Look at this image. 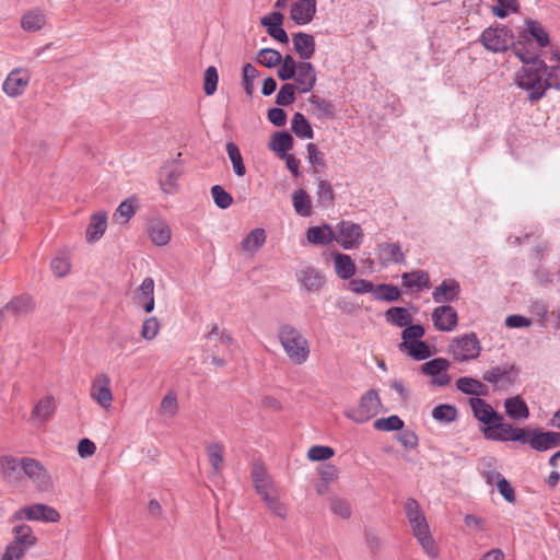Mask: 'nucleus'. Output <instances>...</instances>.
Instances as JSON below:
<instances>
[{
  "label": "nucleus",
  "instance_id": "obj_1",
  "mask_svg": "<svg viewBox=\"0 0 560 560\" xmlns=\"http://www.w3.org/2000/svg\"><path fill=\"white\" fill-rule=\"evenodd\" d=\"M556 63L547 66L545 61H536L529 66H523L515 74V84L528 93V100L536 102L542 98L548 89L560 90V58L555 55L551 61Z\"/></svg>",
  "mask_w": 560,
  "mask_h": 560
},
{
  "label": "nucleus",
  "instance_id": "obj_2",
  "mask_svg": "<svg viewBox=\"0 0 560 560\" xmlns=\"http://www.w3.org/2000/svg\"><path fill=\"white\" fill-rule=\"evenodd\" d=\"M469 405L474 417L485 425L481 432L486 439L508 442L514 428L512 423L505 422L503 416L497 412L490 404L480 397L470 398Z\"/></svg>",
  "mask_w": 560,
  "mask_h": 560
},
{
  "label": "nucleus",
  "instance_id": "obj_3",
  "mask_svg": "<svg viewBox=\"0 0 560 560\" xmlns=\"http://www.w3.org/2000/svg\"><path fill=\"white\" fill-rule=\"evenodd\" d=\"M404 509L412 534L422 550L429 557L436 558L439 555V548L430 534L429 524L418 501L413 498L407 499L404 504Z\"/></svg>",
  "mask_w": 560,
  "mask_h": 560
},
{
  "label": "nucleus",
  "instance_id": "obj_4",
  "mask_svg": "<svg viewBox=\"0 0 560 560\" xmlns=\"http://www.w3.org/2000/svg\"><path fill=\"white\" fill-rule=\"evenodd\" d=\"M278 339L293 364L301 365L308 360L310 342L296 327L290 324L281 325L278 329Z\"/></svg>",
  "mask_w": 560,
  "mask_h": 560
},
{
  "label": "nucleus",
  "instance_id": "obj_5",
  "mask_svg": "<svg viewBox=\"0 0 560 560\" xmlns=\"http://www.w3.org/2000/svg\"><path fill=\"white\" fill-rule=\"evenodd\" d=\"M508 442H518L537 452H545L560 446V432L514 427Z\"/></svg>",
  "mask_w": 560,
  "mask_h": 560
},
{
  "label": "nucleus",
  "instance_id": "obj_6",
  "mask_svg": "<svg viewBox=\"0 0 560 560\" xmlns=\"http://www.w3.org/2000/svg\"><path fill=\"white\" fill-rule=\"evenodd\" d=\"M381 407L382 402L377 392L370 389L362 395L357 407L345 411V416L357 423H364L377 415Z\"/></svg>",
  "mask_w": 560,
  "mask_h": 560
},
{
  "label": "nucleus",
  "instance_id": "obj_7",
  "mask_svg": "<svg viewBox=\"0 0 560 560\" xmlns=\"http://www.w3.org/2000/svg\"><path fill=\"white\" fill-rule=\"evenodd\" d=\"M480 351L481 346L479 339L474 332L455 337L448 346V352L452 354L453 359L458 362L474 360L479 357Z\"/></svg>",
  "mask_w": 560,
  "mask_h": 560
},
{
  "label": "nucleus",
  "instance_id": "obj_8",
  "mask_svg": "<svg viewBox=\"0 0 560 560\" xmlns=\"http://www.w3.org/2000/svg\"><path fill=\"white\" fill-rule=\"evenodd\" d=\"M12 517L14 521L27 520L56 523L60 520V514L49 505L37 503L16 510Z\"/></svg>",
  "mask_w": 560,
  "mask_h": 560
},
{
  "label": "nucleus",
  "instance_id": "obj_9",
  "mask_svg": "<svg viewBox=\"0 0 560 560\" xmlns=\"http://www.w3.org/2000/svg\"><path fill=\"white\" fill-rule=\"evenodd\" d=\"M335 241L345 249L358 248L363 241V231L357 223L341 221L335 232Z\"/></svg>",
  "mask_w": 560,
  "mask_h": 560
},
{
  "label": "nucleus",
  "instance_id": "obj_10",
  "mask_svg": "<svg viewBox=\"0 0 560 560\" xmlns=\"http://www.w3.org/2000/svg\"><path fill=\"white\" fill-rule=\"evenodd\" d=\"M481 43L493 52L505 51L513 44V35L505 27H489L482 32Z\"/></svg>",
  "mask_w": 560,
  "mask_h": 560
},
{
  "label": "nucleus",
  "instance_id": "obj_11",
  "mask_svg": "<svg viewBox=\"0 0 560 560\" xmlns=\"http://www.w3.org/2000/svg\"><path fill=\"white\" fill-rule=\"evenodd\" d=\"M91 398L103 409L109 410L114 400L110 387V378L107 374L96 375L90 387Z\"/></svg>",
  "mask_w": 560,
  "mask_h": 560
},
{
  "label": "nucleus",
  "instance_id": "obj_12",
  "mask_svg": "<svg viewBox=\"0 0 560 560\" xmlns=\"http://www.w3.org/2000/svg\"><path fill=\"white\" fill-rule=\"evenodd\" d=\"M28 477L39 491L51 489V478L46 468L36 459L23 457V477Z\"/></svg>",
  "mask_w": 560,
  "mask_h": 560
},
{
  "label": "nucleus",
  "instance_id": "obj_13",
  "mask_svg": "<svg viewBox=\"0 0 560 560\" xmlns=\"http://www.w3.org/2000/svg\"><path fill=\"white\" fill-rule=\"evenodd\" d=\"M31 81L30 71L25 68H15L7 75L2 83V91L9 97L22 95Z\"/></svg>",
  "mask_w": 560,
  "mask_h": 560
},
{
  "label": "nucleus",
  "instance_id": "obj_14",
  "mask_svg": "<svg viewBox=\"0 0 560 560\" xmlns=\"http://www.w3.org/2000/svg\"><path fill=\"white\" fill-rule=\"evenodd\" d=\"M182 168L175 162L165 163L159 171V185L166 195H174L178 191V180L182 176Z\"/></svg>",
  "mask_w": 560,
  "mask_h": 560
},
{
  "label": "nucleus",
  "instance_id": "obj_15",
  "mask_svg": "<svg viewBox=\"0 0 560 560\" xmlns=\"http://www.w3.org/2000/svg\"><path fill=\"white\" fill-rule=\"evenodd\" d=\"M450 362L444 358L432 359L421 365V372L432 376V384L435 386H446L451 382V376L446 373L450 369Z\"/></svg>",
  "mask_w": 560,
  "mask_h": 560
},
{
  "label": "nucleus",
  "instance_id": "obj_16",
  "mask_svg": "<svg viewBox=\"0 0 560 560\" xmlns=\"http://www.w3.org/2000/svg\"><path fill=\"white\" fill-rule=\"evenodd\" d=\"M298 281L308 293H317L325 285V275L313 266H305L296 273Z\"/></svg>",
  "mask_w": 560,
  "mask_h": 560
},
{
  "label": "nucleus",
  "instance_id": "obj_17",
  "mask_svg": "<svg viewBox=\"0 0 560 560\" xmlns=\"http://www.w3.org/2000/svg\"><path fill=\"white\" fill-rule=\"evenodd\" d=\"M431 317L434 327L439 331H453L458 324L457 312L451 305H441L435 307Z\"/></svg>",
  "mask_w": 560,
  "mask_h": 560
},
{
  "label": "nucleus",
  "instance_id": "obj_18",
  "mask_svg": "<svg viewBox=\"0 0 560 560\" xmlns=\"http://www.w3.org/2000/svg\"><path fill=\"white\" fill-rule=\"evenodd\" d=\"M154 280L151 277H147L133 292L132 300L135 304L143 308L145 313H151L154 310Z\"/></svg>",
  "mask_w": 560,
  "mask_h": 560
},
{
  "label": "nucleus",
  "instance_id": "obj_19",
  "mask_svg": "<svg viewBox=\"0 0 560 560\" xmlns=\"http://www.w3.org/2000/svg\"><path fill=\"white\" fill-rule=\"evenodd\" d=\"M56 408L57 405L54 396L47 395L43 397L35 404L31 413V421L36 427L44 425L52 418Z\"/></svg>",
  "mask_w": 560,
  "mask_h": 560
},
{
  "label": "nucleus",
  "instance_id": "obj_20",
  "mask_svg": "<svg viewBox=\"0 0 560 560\" xmlns=\"http://www.w3.org/2000/svg\"><path fill=\"white\" fill-rule=\"evenodd\" d=\"M283 20L284 15L280 11H273L270 14L262 16L260 19V23L267 28L269 36L282 44H287L289 42V37L287 32L282 28Z\"/></svg>",
  "mask_w": 560,
  "mask_h": 560
},
{
  "label": "nucleus",
  "instance_id": "obj_21",
  "mask_svg": "<svg viewBox=\"0 0 560 560\" xmlns=\"http://www.w3.org/2000/svg\"><path fill=\"white\" fill-rule=\"evenodd\" d=\"M316 13V0H296L290 9V18L298 25L308 24Z\"/></svg>",
  "mask_w": 560,
  "mask_h": 560
},
{
  "label": "nucleus",
  "instance_id": "obj_22",
  "mask_svg": "<svg viewBox=\"0 0 560 560\" xmlns=\"http://www.w3.org/2000/svg\"><path fill=\"white\" fill-rule=\"evenodd\" d=\"M518 371L513 364L493 366L482 375L483 381L497 385L499 383L513 384Z\"/></svg>",
  "mask_w": 560,
  "mask_h": 560
},
{
  "label": "nucleus",
  "instance_id": "obj_23",
  "mask_svg": "<svg viewBox=\"0 0 560 560\" xmlns=\"http://www.w3.org/2000/svg\"><path fill=\"white\" fill-rule=\"evenodd\" d=\"M460 292L459 283L454 279H445L435 287L432 292V299L435 303L444 304L458 300Z\"/></svg>",
  "mask_w": 560,
  "mask_h": 560
},
{
  "label": "nucleus",
  "instance_id": "obj_24",
  "mask_svg": "<svg viewBox=\"0 0 560 560\" xmlns=\"http://www.w3.org/2000/svg\"><path fill=\"white\" fill-rule=\"evenodd\" d=\"M294 80L298 83V91L300 93L310 92L316 84V71L311 62H299V68L295 71Z\"/></svg>",
  "mask_w": 560,
  "mask_h": 560
},
{
  "label": "nucleus",
  "instance_id": "obj_25",
  "mask_svg": "<svg viewBox=\"0 0 560 560\" xmlns=\"http://www.w3.org/2000/svg\"><path fill=\"white\" fill-rule=\"evenodd\" d=\"M376 255L383 266L401 264L405 261V254L398 243H380L376 247Z\"/></svg>",
  "mask_w": 560,
  "mask_h": 560
},
{
  "label": "nucleus",
  "instance_id": "obj_26",
  "mask_svg": "<svg viewBox=\"0 0 560 560\" xmlns=\"http://www.w3.org/2000/svg\"><path fill=\"white\" fill-rule=\"evenodd\" d=\"M1 472L5 481L15 483L23 478V458L5 455L0 458Z\"/></svg>",
  "mask_w": 560,
  "mask_h": 560
},
{
  "label": "nucleus",
  "instance_id": "obj_27",
  "mask_svg": "<svg viewBox=\"0 0 560 560\" xmlns=\"http://www.w3.org/2000/svg\"><path fill=\"white\" fill-rule=\"evenodd\" d=\"M34 301L27 294L19 295L12 299L4 307L0 310V316L12 314L15 316L26 315L34 310Z\"/></svg>",
  "mask_w": 560,
  "mask_h": 560
},
{
  "label": "nucleus",
  "instance_id": "obj_28",
  "mask_svg": "<svg viewBox=\"0 0 560 560\" xmlns=\"http://www.w3.org/2000/svg\"><path fill=\"white\" fill-rule=\"evenodd\" d=\"M292 43L294 50L302 59L308 60L313 57L315 52V39L313 35L298 32L292 36Z\"/></svg>",
  "mask_w": 560,
  "mask_h": 560
},
{
  "label": "nucleus",
  "instance_id": "obj_29",
  "mask_svg": "<svg viewBox=\"0 0 560 560\" xmlns=\"http://www.w3.org/2000/svg\"><path fill=\"white\" fill-rule=\"evenodd\" d=\"M107 228V215L105 212H96L88 224L85 238L89 243L98 241L105 233Z\"/></svg>",
  "mask_w": 560,
  "mask_h": 560
},
{
  "label": "nucleus",
  "instance_id": "obj_30",
  "mask_svg": "<svg viewBox=\"0 0 560 560\" xmlns=\"http://www.w3.org/2000/svg\"><path fill=\"white\" fill-rule=\"evenodd\" d=\"M332 259L335 272L340 279L348 280L355 275L357 266L349 255L335 253Z\"/></svg>",
  "mask_w": 560,
  "mask_h": 560
},
{
  "label": "nucleus",
  "instance_id": "obj_31",
  "mask_svg": "<svg viewBox=\"0 0 560 560\" xmlns=\"http://www.w3.org/2000/svg\"><path fill=\"white\" fill-rule=\"evenodd\" d=\"M504 409L506 415L513 420H526L529 417V408L518 395L505 399Z\"/></svg>",
  "mask_w": 560,
  "mask_h": 560
},
{
  "label": "nucleus",
  "instance_id": "obj_32",
  "mask_svg": "<svg viewBox=\"0 0 560 560\" xmlns=\"http://www.w3.org/2000/svg\"><path fill=\"white\" fill-rule=\"evenodd\" d=\"M306 238L314 245H328L335 241V231L328 224L311 226L306 231Z\"/></svg>",
  "mask_w": 560,
  "mask_h": 560
},
{
  "label": "nucleus",
  "instance_id": "obj_33",
  "mask_svg": "<svg viewBox=\"0 0 560 560\" xmlns=\"http://www.w3.org/2000/svg\"><path fill=\"white\" fill-rule=\"evenodd\" d=\"M399 350L406 352L413 360L421 361L430 358L432 352L427 342L421 340H411V342H400Z\"/></svg>",
  "mask_w": 560,
  "mask_h": 560
},
{
  "label": "nucleus",
  "instance_id": "obj_34",
  "mask_svg": "<svg viewBox=\"0 0 560 560\" xmlns=\"http://www.w3.org/2000/svg\"><path fill=\"white\" fill-rule=\"evenodd\" d=\"M456 387L458 390L466 395H476L477 397L487 396L489 388L479 380L464 376L456 381Z\"/></svg>",
  "mask_w": 560,
  "mask_h": 560
},
{
  "label": "nucleus",
  "instance_id": "obj_35",
  "mask_svg": "<svg viewBox=\"0 0 560 560\" xmlns=\"http://www.w3.org/2000/svg\"><path fill=\"white\" fill-rule=\"evenodd\" d=\"M478 470L490 486H493L502 475L499 471L498 460L494 457L487 456L480 459Z\"/></svg>",
  "mask_w": 560,
  "mask_h": 560
},
{
  "label": "nucleus",
  "instance_id": "obj_36",
  "mask_svg": "<svg viewBox=\"0 0 560 560\" xmlns=\"http://www.w3.org/2000/svg\"><path fill=\"white\" fill-rule=\"evenodd\" d=\"M402 285L407 289H429L430 283V277L428 272L423 270H416L411 272H405L401 276Z\"/></svg>",
  "mask_w": 560,
  "mask_h": 560
},
{
  "label": "nucleus",
  "instance_id": "obj_37",
  "mask_svg": "<svg viewBox=\"0 0 560 560\" xmlns=\"http://www.w3.org/2000/svg\"><path fill=\"white\" fill-rule=\"evenodd\" d=\"M46 24V15L42 10L35 9L24 13L21 18V27L26 32H36Z\"/></svg>",
  "mask_w": 560,
  "mask_h": 560
},
{
  "label": "nucleus",
  "instance_id": "obj_38",
  "mask_svg": "<svg viewBox=\"0 0 560 560\" xmlns=\"http://www.w3.org/2000/svg\"><path fill=\"white\" fill-rule=\"evenodd\" d=\"M205 338L207 340L206 345L210 350L218 347H221L224 350H230L233 342L232 337L220 331L217 324L212 325L211 329L205 335Z\"/></svg>",
  "mask_w": 560,
  "mask_h": 560
},
{
  "label": "nucleus",
  "instance_id": "obj_39",
  "mask_svg": "<svg viewBox=\"0 0 560 560\" xmlns=\"http://www.w3.org/2000/svg\"><path fill=\"white\" fill-rule=\"evenodd\" d=\"M292 205L295 212L301 217L307 218L313 213L311 197L304 189L293 191Z\"/></svg>",
  "mask_w": 560,
  "mask_h": 560
},
{
  "label": "nucleus",
  "instance_id": "obj_40",
  "mask_svg": "<svg viewBox=\"0 0 560 560\" xmlns=\"http://www.w3.org/2000/svg\"><path fill=\"white\" fill-rule=\"evenodd\" d=\"M14 538L12 542L30 550L36 545L37 538L33 533V529L28 525H16L13 527Z\"/></svg>",
  "mask_w": 560,
  "mask_h": 560
},
{
  "label": "nucleus",
  "instance_id": "obj_41",
  "mask_svg": "<svg viewBox=\"0 0 560 560\" xmlns=\"http://www.w3.org/2000/svg\"><path fill=\"white\" fill-rule=\"evenodd\" d=\"M266 232L261 228L252 230L242 241V249L250 254L256 253L266 242Z\"/></svg>",
  "mask_w": 560,
  "mask_h": 560
},
{
  "label": "nucleus",
  "instance_id": "obj_42",
  "mask_svg": "<svg viewBox=\"0 0 560 560\" xmlns=\"http://www.w3.org/2000/svg\"><path fill=\"white\" fill-rule=\"evenodd\" d=\"M269 147L279 158L285 156L293 147V138L285 131L276 132L270 140Z\"/></svg>",
  "mask_w": 560,
  "mask_h": 560
},
{
  "label": "nucleus",
  "instance_id": "obj_43",
  "mask_svg": "<svg viewBox=\"0 0 560 560\" xmlns=\"http://www.w3.org/2000/svg\"><path fill=\"white\" fill-rule=\"evenodd\" d=\"M252 478L257 493L275 487L270 476L261 464H255L253 466Z\"/></svg>",
  "mask_w": 560,
  "mask_h": 560
},
{
  "label": "nucleus",
  "instance_id": "obj_44",
  "mask_svg": "<svg viewBox=\"0 0 560 560\" xmlns=\"http://www.w3.org/2000/svg\"><path fill=\"white\" fill-rule=\"evenodd\" d=\"M149 236L155 245L164 246L171 240V229L164 222H153L149 228Z\"/></svg>",
  "mask_w": 560,
  "mask_h": 560
},
{
  "label": "nucleus",
  "instance_id": "obj_45",
  "mask_svg": "<svg viewBox=\"0 0 560 560\" xmlns=\"http://www.w3.org/2000/svg\"><path fill=\"white\" fill-rule=\"evenodd\" d=\"M386 320L397 327H406L412 322V316L405 307H390L385 312Z\"/></svg>",
  "mask_w": 560,
  "mask_h": 560
},
{
  "label": "nucleus",
  "instance_id": "obj_46",
  "mask_svg": "<svg viewBox=\"0 0 560 560\" xmlns=\"http://www.w3.org/2000/svg\"><path fill=\"white\" fill-rule=\"evenodd\" d=\"M291 129L295 133L296 137L301 139H312L314 137V131L301 113H295L291 120Z\"/></svg>",
  "mask_w": 560,
  "mask_h": 560
},
{
  "label": "nucleus",
  "instance_id": "obj_47",
  "mask_svg": "<svg viewBox=\"0 0 560 560\" xmlns=\"http://www.w3.org/2000/svg\"><path fill=\"white\" fill-rule=\"evenodd\" d=\"M178 411L177 396L168 392L162 399L158 413L161 418L168 420L176 416Z\"/></svg>",
  "mask_w": 560,
  "mask_h": 560
},
{
  "label": "nucleus",
  "instance_id": "obj_48",
  "mask_svg": "<svg viewBox=\"0 0 560 560\" xmlns=\"http://www.w3.org/2000/svg\"><path fill=\"white\" fill-rule=\"evenodd\" d=\"M225 148L235 175L243 177L246 174V167L244 165L243 156L237 144L231 141L226 143Z\"/></svg>",
  "mask_w": 560,
  "mask_h": 560
},
{
  "label": "nucleus",
  "instance_id": "obj_49",
  "mask_svg": "<svg viewBox=\"0 0 560 560\" xmlns=\"http://www.w3.org/2000/svg\"><path fill=\"white\" fill-rule=\"evenodd\" d=\"M316 198L319 206L328 208L334 203L335 192L329 182L319 179L316 189Z\"/></svg>",
  "mask_w": 560,
  "mask_h": 560
},
{
  "label": "nucleus",
  "instance_id": "obj_50",
  "mask_svg": "<svg viewBox=\"0 0 560 560\" xmlns=\"http://www.w3.org/2000/svg\"><path fill=\"white\" fill-rule=\"evenodd\" d=\"M373 427L377 431L392 432L399 431L404 428V421L396 415L387 418H378L374 421Z\"/></svg>",
  "mask_w": 560,
  "mask_h": 560
},
{
  "label": "nucleus",
  "instance_id": "obj_51",
  "mask_svg": "<svg viewBox=\"0 0 560 560\" xmlns=\"http://www.w3.org/2000/svg\"><path fill=\"white\" fill-rule=\"evenodd\" d=\"M329 509L334 515L342 520H349L351 517V506L343 498L331 497L329 499Z\"/></svg>",
  "mask_w": 560,
  "mask_h": 560
},
{
  "label": "nucleus",
  "instance_id": "obj_52",
  "mask_svg": "<svg viewBox=\"0 0 560 560\" xmlns=\"http://www.w3.org/2000/svg\"><path fill=\"white\" fill-rule=\"evenodd\" d=\"M308 102L312 105V107L316 110V114L319 117H326V118L334 117L335 112H334V105L331 102H329L325 98H322L319 96H316V95H312L308 98Z\"/></svg>",
  "mask_w": 560,
  "mask_h": 560
},
{
  "label": "nucleus",
  "instance_id": "obj_53",
  "mask_svg": "<svg viewBox=\"0 0 560 560\" xmlns=\"http://www.w3.org/2000/svg\"><path fill=\"white\" fill-rule=\"evenodd\" d=\"M527 32L537 42L540 47L549 45V36L542 25L534 20H526Z\"/></svg>",
  "mask_w": 560,
  "mask_h": 560
},
{
  "label": "nucleus",
  "instance_id": "obj_54",
  "mask_svg": "<svg viewBox=\"0 0 560 560\" xmlns=\"http://www.w3.org/2000/svg\"><path fill=\"white\" fill-rule=\"evenodd\" d=\"M432 417L439 422L450 423L456 420L457 409L447 404L439 405L432 410Z\"/></svg>",
  "mask_w": 560,
  "mask_h": 560
},
{
  "label": "nucleus",
  "instance_id": "obj_55",
  "mask_svg": "<svg viewBox=\"0 0 560 560\" xmlns=\"http://www.w3.org/2000/svg\"><path fill=\"white\" fill-rule=\"evenodd\" d=\"M209 462L214 474H219L223 464V446L221 443H211L207 446Z\"/></svg>",
  "mask_w": 560,
  "mask_h": 560
},
{
  "label": "nucleus",
  "instance_id": "obj_56",
  "mask_svg": "<svg viewBox=\"0 0 560 560\" xmlns=\"http://www.w3.org/2000/svg\"><path fill=\"white\" fill-rule=\"evenodd\" d=\"M256 60L267 68H273L281 62V54L272 48H262L258 51Z\"/></svg>",
  "mask_w": 560,
  "mask_h": 560
},
{
  "label": "nucleus",
  "instance_id": "obj_57",
  "mask_svg": "<svg viewBox=\"0 0 560 560\" xmlns=\"http://www.w3.org/2000/svg\"><path fill=\"white\" fill-rule=\"evenodd\" d=\"M374 299L378 301L394 302L400 296V291L393 284H378L375 287Z\"/></svg>",
  "mask_w": 560,
  "mask_h": 560
},
{
  "label": "nucleus",
  "instance_id": "obj_58",
  "mask_svg": "<svg viewBox=\"0 0 560 560\" xmlns=\"http://www.w3.org/2000/svg\"><path fill=\"white\" fill-rule=\"evenodd\" d=\"M50 269L56 277H66L71 270L70 258L63 254L55 256L50 261Z\"/></svg>",
  "mask_w": 560,
  "mask_h": 560
},
{
  "label": "nucleus",
  "instance_id": "obj_59",
  "mask_svg": "<svg viewBox=\"0 0 560 560\" xmlns=\"http://www.w3.org/2000/svg\"><path fill=\"white\" fill-rule=\"evenodd\" d=\"M211 196L215 206L220 209H228L233 203L232 196L220 185L211 187Z\"/></svg>",
  "mask_w": 560,
  "mask_h": 560
},
{
  "label": "nucleus",
  "instance_id": "obj_60",
  "mask_svg": "<svg viewBox=\"0 0 560 560\" xmlns=\"http://www.w3.org/2000/svg\"><path fill=\"white\" fill-rule=\"evenodd\" d=\"M295 90L298 89L292 83L283 84L277 94L276 103L279 106L291 105L295 101Z\"/></svg>",
  "mask_w": 560,
  "mask_h": 560
},
{
  "label": "nucleus",
  "instance_id": "obj_61",
  "mask_svg": "<svg viewBox=\"0 0 560 560\" xmlns=\"http://www.w3.org/2000/svg\"><path fill=\"white\" fill-rule=\"evenodd\" d=\"M219 74L215 67L210 66L206 69L203 74V91L207 95L215 93L218 88Z\"/></svg>",
  "mask_w": 560,
  "mask_h": 560
},
{
  "label": "nucleus",
  "instance_id": "obj_62",
  "mask_svg": "<svg viewBox=\"0 0 560 560\" xmlns=\"http://www.w3.org/2000/svg\"><path fill=\"white\" fill-rule=\"evenodd\" d=\"M335 452L329 446L314 445L307 452V457L313 462L326 460L334 456Z\"/></svg>",
  "mask_w": 560,
  "mask_h": 560
},
{
  "label": "nucleus",
  "instance_id": "obj_63",
  "mask_svg": "<svg viewBox=\"0 0 560 560\" xmlns=\"http://www.w3.org/2000/svg\"><path fill=\"white\" fill-rule=\"evenodd\" d=\"M375 287L366 279H352L348 284L349 290L357 294L372 293L374 295Z\"/></svg>",
  "mask_w": 560,
  "mask_h": 560
},
{
  "label": "nucleus",
  "instance_id": "obj_64",
  "mask_svg": "<svg viewBox=\"0 0 560 560\" xmlns=\"http://www.w3.org/2000/svg\"><path fill=\"white\" fill-rule=\"evenodd\" d=\"M160 330V323L156 317L147 318L141 327V336L147 340H152L156 337Z\"/></svg>",
  "mask_w": 560,
  "mask_h": 560
}]
</instances>
